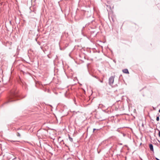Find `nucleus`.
Returning a JSON list of instances; mask_svg holds the SVG:
<instances>
[{"mask_svg": "<svg viewBox=\"0 0 160 160\" xmlns=\"http://www.w3.org/2000/svg\"><path fill=\"white\" fill-rule=\"evenodd\" d=\"M96 130V129H95V128H94V129H93V132H94V131Z\"/></svg>", "mask_w": 160, "mask_h": 160, "instance_id": "12", "label": "nucleus"}, {"mask_svg": "<svg viewBox=\"0 0 160 160\" xmlns=\"http://www.w3.org/2000/svg\"><path fill=\"white\" fill-rule=\"evenodd\" d=\"M156 160H160L159 159H158V158H156Z\"/></svg>", "mask_w": 160, "mask_h": 160, "instance_id": "13", "label": "nucleus"}, {"mask_svg": "<svg viewBox=\"0 0 160 160\" xmlns=\"http://www.w3.org/2000/svg\"><path fill=\"white\" fill-rule=\"evenodd\" d=\"M18 96V91L16 90V88H14L11 90L10 95L5 103H7L17 100V99H15V98Z\"/></svg>", "mask_w": 160, "mask_h": 160, "instance_id": "1", "label": "nucleus"}, {"mask_svg": "<svg viewBox=\"0 0 160 160\" xmlns=\"http://www.w3.org/2000/svg\"><path fill=\"white\" fill-rule=\"evenodd\" d=\"M17 136H18V137H21L20 134V133H19L18 132H17Z\"/></svg>", "mask_w": 160, "mask_h": 160, "instance_id": "7", "label": "nucleus"}, {"mask_svg": "<svg viewBox=\"0 0 160 160\" xmlns=\"http://www.w3.org/2000/svg\"><path fill=\"white\" fill-rule=\"evenodd\" d=\"M69 139L72 142H73V139L72 138L70 137L69 135Z\"/></svg>", "mask_w": 160, "mask_h": 160, "instance_id": "6", "label": "nucleus"}, {"mask_svg": "<svg viewBox=\"0 0 160 160\" xmlns=\"http://www.w3.org/2000/svg\"><path fill=\"white\" fill-rule=\"evenodd\" d=\"M159 112L160 113V109L159 110Z\"/></svg>", "mask_w": 160, "mask_h": 160, "instance_id": "16", "label": "nucleus"}, {"mask_svg": "<svg viewBox=\"0 0 160 160\" xmlns=\"http://www.w3.org/2000/svg\"><path fill=\"white\" fill-rule=\"evenodd\" d=\"M149 147L150 149V150L151 151L153 152L154 150H153V145L152 144H149Z\"/></svg>", "mask_w": 160, "mask_h": 160, "instance_id": "4", "label": "nucleus"}, {"mask_svg": "<svg viewBox=\"0 0 160 160\" xmlns=\"http://www.w3.org/2000/svg\"><path fill=\"white\" fill-rule=\"evenodd\" d=\"M122 72L128 74L129 71L127 69H125L122 70Z\"/></svg>", "mask_w": 160, "mask_h": 160, "instance_id": "3", "label": "nucleus"}, {"mask_svg": "<svg viewBox=\"0 0 160 160\" xmlns=\"http://www.w3.org/2000/svg\"><path fill=\"white\" fill-rule=\"evenodd\" d=\"M9 141L12 142H19V141H18L10 140Z\"/></svg>", "mask_w": 160, "mask_h": 160, "instance_id": "8", "label": "nucleus"}, {"mask_svg": "<svg viewBox=\"0 0 160 160\" xmlns=\"http://www.w3.org/2000/svg\"><path fill=\"white\" fill-rule=\"evenodd\" d=\"M41 131L40 130H38L37 132V135L38 136V137H40V136L39 135V134H40L41 133Z\"/></svg>", "mask_w": 160, "mask_h": 160, "instance_id": "5", "label": "nucleus"}, {"mask_svg": "<svg viewBox=\"0 0 160 160\" xmlns=\"http://www.w3.org/2000/svg\"><path fill=\"white\" fill-rule=\"evenodd\" d=\"M157 130L159 132H158V136L160 137V131L159 129H157Z\"/></svg>", "mask_w": 160, "mask_h": 160, "instance_id": "10", "label": "nucleus"}, {"mask_svg": "<svg viewBox=\"0 0 160 160\" xmlns=\"http://www.w3.org/2000/svg\"><path fill=\"white\" fill-rule=\"evenodd\" d=\"M159 120V116H158L157 117V118H156V120L157 121H158Z\"/></svg>", "mask_w": 160, "mask_h": 160, "instance_id": "9", "label": "nucleus"}, {"mask_svg": "<svg viewBox=\"0 0 160 160\" xmlns=\"http://www.w3.org/2000/svg\"><path fill=\"white\" fill-rule=\"evenodd\" d=\"M19 128H18V129H17V130H19Z\"/></svg>", "mask_w": 160, "mask_h": 160, "instance_id": "17", "label": "nucleus"}, {"mask_svg": "<svg viewBox=\"0 0 160 160\" xmlns=\"http://www.w3.org/2000/svg\"><path fill=\"white\" fill-rule=\"evenodd\" d=\"M95 78H97V79L98 78V77H97V76H95Z\"/></svg>", "mask_w": 160, "mask_h": 160, "instance_id": "14", "label": "nucleus"}, {"mask_svg": "<svg viewBox=\"0 0 160 160\" xmlns=\"http://www.w3.org/2000/svg\"><path fill=\"white\" fill-rule=\"evenodd\" d=\"M115 76H111L108 79V83L110 86H112L113 83Z\"/></svg>", "mask_w": 160, "mask_h": 160, "instance_id": "2", "label": "nucleus"}, {"mask_svg": "<svg viewBox=\"0 0 160 160\" xmlns=\"http://www.w3.org/2000/svg\"><path fill=\"white\" fill-rule=\"evenodd\" d=\"M49 146L51 148H52L51 147H50V146Z\"/></svg>", "mask_w": 160, "mask_h": 160, "instance_id": "18", "label": "nucleus"}, {"mask_svg": "<svg viewBox=\"0 0 160 160\" xmlns=\"http://www.w3.org/2000/svg\"><path fill=\"white\" fill-rule=\"evenodd\" d=\"M99 81L101 82H103V80H100V79L99 80Z\"/></svg>", "mask_w": 160, "mask_h": 160, "instance_id": "11", "label": "nucleus"}, {"mask_svg": "<svg viewBox=\"0 0 160 160\" xmlns=\"http://www.w3.org/2000/svg\"><path fill=\"white\" fill-rule=\"evenodd\" d=\"M60 49L61 50H62V48H60Z\"/></svg>", "mask_w": 160, "mask_h": 160, "instance_id": "15", "label": "nucleus"}]
</instances>
